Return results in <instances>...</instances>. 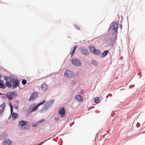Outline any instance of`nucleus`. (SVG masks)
<instances>
[{"label":"nucleus","instance_id":"obj_19","mask_svg":"<svg viewBox=\"0 0 145 145\" xmlns=\"http://www.w3.org/2000/svg\"><path fill=\"white\" fill-rule=\"evenodd\" d=\"M18 116V115L17 114L14 112L12 114V120H15L17 118Z\"/></svg>","mask_w":145,"mask_h":145},{"label":"nucleus","instance_id":"obj_30","mask_svg":"<svg viewBox=\"0 0 145 145\" xmlns=\"http://www.w3.org/2000/svg\"><path fill=\"white\" fill-rule=\"evenodd\" d=\"M4 84V83L3 80L0 79V84Z\"/></svg>","mask_w":145,"mask_h":145},{"label":"nucleus","instance_id":"obj_11","mask_svg":"<svg viewBox=\"0 0 145 145\" xmlns=\"http://www.w3.org/2000/svg\"><path fill=\"white\" fill-rule=\"evenodd\" d=\"M54 102V100H51L47 102L45 104L46 106L47 107L49 108L52 106Z\"/></svg>","mask_w":145,"mask_h":145},{"label":"nucleus","instance_id":"obj_21","mask_svg":"<svg viewBox=\"0 0 145 145\" xmlns=\"http://www.w3.org/2000/svg\"><path fill=\"white\" fill-rule=\"evenodd\" d=\"M100 101V98L97 97L95 98L94 100L95 102L97 104L99 103Z\"/></svg>","mask_w":145,"mask_h":145},{"label":"nucleus","instance_id":"obj_13","mask_svg":"<svg viewBox=\"0 0 145 145\" xmlns=\"http://www.w3.org/2000/svg\"><path fill=\"white\" fill-rule=\"evenodd\" d=\"M48 108H49L47 107L44 104L40 110V112L41 113L45 112L46 111Z\"/></svg>","mask_w":145,"mask_h":145},{"label":"nucleus","instance_id":"obj_35","mask_svg":"<svg viewBox=\"0 0 145 145\" xmlns=\"http://www.w3.org/2000/svg\"><path fill=\"white\" fill-rule=\"evenodd\" d=\"M14 108H16V109H17V108H18V107L16 105H15V106H14Z\"/></svg>","mask_w":145,"mask_h":145},{"label":"nucleus","instance_id":"obj_16","mask_svg":"<svg viewBox=\"0 0 145 145\" xmlns=\"http://www.w3.org/2000/svg\"><path fill=\"white\" fill-rule=\"evenodd\" d=\"M47 88V86L46 84H42L41 86V90L42 91H44L46 90Z\"/></svg>","mask_w":145,"mask_h":145},{"label":"nucleus","instance_id":"obj_4","mask_svg":"<svg viewBox=\"0 0 145 145\" xmlns=\"http://www.w3.org/2000/svg\"><path fill=\"white\" fill-rule=\"evenodd\" d=\"M64 75L65 76L70 78H73L75 76V74L73 72L69 70H66L65 71Z\"/></svg>","mask_w":145,"mask_h":145},{"label":"nucleus","instance_id":"obj_28","mask_svg":"<svg viewBox=\"0 0 145 145\" xmlns=\"http://www.w3.org/2000/svg\"><path fill=\"white\" fill-rule=\"evenodd\" d=\"M26 108L25 107H24L22 108V111L24 112H25L26 111Z\"/></svg>","mask_w":145,"mask_h":145},{"label":"nucleus","instance_id":"obj_32","mask_svg":"<svg viewBox=\"0 0 145 145\" xmlns=\"http://www.w3.org/2000/svg\"><path fill=\"white\" fill-rule=\"evenodd\" d=\"M59 118L58 117L55 118V120L56 121H58L59 120Z\"/></svg>","mask_w":145,"mask_h":145},{"label":"nucleus","instance_id":"obj_2","mask_svg":"<svg viewBox=\"0 0 145 145\" xmlns=\"http://www.w3.org/2000/svg\"><path fill=\"white\" fill-rule=\"evenodd\" d=\"M10 81L12 84V88L14 89L19 86V82L17 78H15L12 76L9 77Z\"/></svg>","mask_w":145,"mask_h":145},{"label":"nucleus","instance_id":"obj_37","mask_svg":"<svg viewBox=\"0 0 145 145\" xmlns=\"http://www.w3.org/2000/svg\"><path fill=\"white\" fill-rule=\"evenodd\" d=\"M32 109H33V108H32V109H30V110H32Z\"/></svg>","mask_w":145,"mask_h":145},{"label":"nucleus","instance_id":"obj_18","mask_svg":"<svg viewBox=\"0 0 145 145\" xmlns=\"http://www.w3.org/2000/svg\"><path fill=\"white\" fill-rule=\"evenodd\" d=\"M75 98L79 102H80L82 100L83 97L80 95H76Z\"/></svg>","mask_w":145,"mask_h":145},{"label":"nucleus","instance_id":"obj_6","mask_svg":"<svg viewBox=\"0 0 145 145\" xmlns=\"http://www.w3.org/2000/svg\"><path fill=\"white\" fill-rule=\"evenodd\" d=\"M89 49L91 52H93L95 55L99 56L101 54L100 51L98 49H95L94 47H90Z\"/></svg>","mask_w":145,"mask_h":145},{"label":"nucleus","instance_id":"obj_14","mask_svg":"<svg viewBox=\"0 0 145 145\" xmlns=\"http://www.w3.org/2000/svg\"><path fill=\"white\" fill-rule=\"evenodd\" d=\"M5 107V103H3L2 104L0 105V114L2 113L4 110Z\"/></svg>","mask_w":145,"mask_h":145},{"label":"nucleus","instance_id":"obj_7","mask_svg":"<svg viewBox=\"0 0 145 145\" xmlns=\"http://www.w3.org/2000/svg\"><path fill=\"white\" fill-rule=\"evenodd\" d=\"M72 64L74 66H79L81 64V61L75 58H73L72 59Z\"/></svg>","mask_w":145,"mask_h":145},{"label":"nucleus","instance_id":"obj_1","mask_svg":"<svg viewBox=\"0 0 145 145\" xmlns=\"http://www.w3.org/2000/svg\"><path fill=\"white\" fill-rule=\"evenodd\" d=\"M118 25L115 22H112L109 28V32L112 34H115L117 31Z\"/></svg>","mask_w":145,"mask_h":145},{"label":"nucleus","instance_id":"obj_29","mask_svg":"<svg viewBox=\"0 0 145 145\" xmlns=\"http://www.w3.org/2000/svg\"><path fill=\"white\" fill-rule=\"evenodd\" d=\"M47 140H45L44 141H43L40 143H39V144H38L37 145H41L43 143H44V142H45L46 141H47Z\"/></svg>","mask_w":145,"mask_h":145},{"label":"nucleus","instance_id":"obj_17","mask_svg":"<svg viewBox=\"0 0 145 145\" xmlns=\"http://www.w3.org/2000/svg\"><path fill=\"white\" fill-rule=\"evenodd\" d=\"M77 45H75L72 48H71V57H72V55H73L76 49L77 48Z\"/></svg>","mask_w":145,"mask_h":145},{"label":"nucleus","instance_id":"obj_15","mask_svg":"<svg viewBox=\"0 0 145 145\" xmlns=\"http://www.w3.org/2000/svg\"><path fill=\"white\" fill-rule=\"evenodd\" d=\"M11 143L12 142L10 140L6 139L4 141L3 144L4 145H10Z\"/></svg>","mask_w":145,"mask_h":145},{"label":"nucleus","instance_id":"obj_31","mask_svg":"<svg viewBox=\"0 0 145 145\" xmlns=\"http://www.w3.org/2000/svg\"><path fill=\"white\" fill-rule=\"evenodd\" d=\"M9 105L10 108H11V107L13 108L12 105L10 103H9Z\"/></svg>","mask_w":145,"mask_h":145},{"label":"nucleus","instance_id":"obj_22","mask_svg":"<svg viewBox=\"0 0 145 145\" xmlns=\"http://www.w3.org/2000/svg\"><path fill=\"white\" fill-rule=\"evenodd\" d=\"M91 63L92 64H93L94 65V66H97L98 65V63L97 61H94V60H92L91 61Z\"/></svg>","mask_w":145,"mask_h":145},{"label":"nucleus","instance_id":"obj_26","mask_svg":"<svg viewBox=\"0 0 145 145\" xmlns=\"http://www.w3.org/2000/svg\"><path fill=\"white\" fill-rule=\"evenodd\" d=\"M4 80L6 81H7L8 80V77L6 76H5L4 77Z\"/></svg>","mask_w":145,"mask_h":145},{"label":"nucleus","instance_id":"obj_9","mask_svg":"<svg viewBox=\"0 0 145 145\" xmlns=\"http://www.w3.org/2000/svg\"><path fill=\"white\" fill-rule=\"evenodd\" d=\"M37 93L35 92L33 93L29 99V101H33L35 100L37 98Z\"/></svg>","mask_w":145,"mask_h":145},{"label":"nucleus","instance_id":"obj_8","mask_svg":"<svg viewBox=\"0 0 145 145\" xmlns=\"http://www.w3.org/2000/svg\"><path fill=\"white\" fill-rule=\"evenodd\" d=\"M80 52L82 54L86 55H88L89 54L87 48L84 47H81L80 49Z\"/></svg>","mask_w":145,"mask_h":145},{"label":"nucleus","instance_id":"obj_10","mask_svg":"<svg viewBox=\"0 0 145 145\" xmlns=\"http://www.w3.org/2000/svg\"><path fill=\"white\" fill-rule=\"evenodd\" d=\"M46 102L45 100H43L42 102L39 103L35 107L33 108L32 110H30V112H33V111H35L38 108L39 106L42 105Z\"/></svg>","mask_w":145,"mask_h":145},{"label":"nucleus","instance_id":"obj_33","mask_svg":"<svg viewBox=\"0 0 145 145\" xmlns=\"http://www.w3.org/2000/svg\"><path fill=\"white\" fill-rule=\"evenodd\" d=\"M10 112L11 113H12L13 112V108L11 107L10 108Z\"/></svg>","mask_w":145,"mask_h":145},{"label":"nucleus","instance_id":"obj_20","mask_svg":"<svg viewBox=\"0 0 145 145\" xmlns=\"http://www.w3.org/2000/svg\"><path fill=\"white\" fill-rule=\"evenodd\" d=\"M109 52V51L108 50H106L104 51L101 55V57H105L108 53Z\"/></svg>","mask_w":145,"mask_h":145},{"label":"nucleus","instance_id":"obj_12","mask_svg":"<svg viewBox=\"0 0 145 145\" xmlns=\"http://www.w3.org/2000/svg\"><path fill=\"white\" fill-rule=\"evenodd\" d=\"M59 114L61 115V117H64L65 116V109L64 108H62L61 109L59 110Z\"/></svg>","mask_w":145,"mask_h":145},{"label":"nucleus","instance_id":"obj_5","mask_svg":"<svg viewBox=\"0 0 145 145\" xmlns=\"http://www.w3.org/2000/svg\"><path fill=\"white\" fill-rule=\"evenodd\" d=\"M16 95V91L8 93L7 94V98L10 100H12L13 97H15Z\"/></svg>","mask_w":145,"mask_h":145},{"label":"nucleus","instance_id":"obj_25","mask_svg":"<svg viewBox=\"0 0 145 145\" xmlns=\"http://www.w3.org/2000/svg\"><path fill=\"white\" fill-rule=\"evenodd\" d=\"M26 81L25 80H23L22 82V84L23 85H25L26 83Z\"/></svg>","mask_w":145,"mask_h":145},{"label":"nucleus","instance_id":"obj_39","mask_svg":"<svg viewBox=\"0 0 145 145\" xmlns=\"http://www.w3.org/2000/svg\"><path fill=\"white\" fill-rule=\"evenodd\" d=\"M1 95V93H0V95Z\"/></svg>","mask_w":145,"mask_h":145},{"label":"nucleus","instance_id":"obj_38","mask_svg":"<svg viewBox=\"0 0 145 145\" xmlns=\"http://www.w3.org/2000/svg\"><path fill=\"white\" fill-rule=\"evenodd\" d=\"M77 27L78 29H79V28L78 27Z\"/></svg>","mask_w":145,"mask_h":145},{"label":"nucleus","instance_id":"obj_3","mask_svg":"<svg viewBox=\"0 0 145 145\" xmlns=\"http://www.w3.org/2000/svg\"><path fill=\"white\" fill-rule=\"evenodd\" d=\"M19 124L22 129H27L30 127V124L29 122L22 120L19 121Z\"/></svg>","mask_w":145,"mask_h":145},{"label":"nucleus","instance_id":"obj_36","mask_svg":"<svg viewBox=\"0 0 145 145\" xmlns=\"http://www.w3.org/2000/svg\"><path fill=\"white\" fill-rule=\"evenodd\" d=\"M3 76L1 74H0V78H1Z\"/></svg>","mask_w":145,"mask_h":145},{"label":"nucleus","instance_id":"obj_24","mask_svg":"<svg viewBox=\"0 0 145 145\" xmlns=\"http://www.w3.org/2000/svg\"><path fill=\"white\" fill-rule=\"evenodd\" d=\"M6 87V86L4 84H0V88L5 89Z\"/></svg>","mask_w":145,"mask_h":145},{"label":"nucleus","instance_id":"obj_34","mask_svg":"<svg viewBox=\"0 0 145 145\" xmlns=\"http://www.w3.org/2000/svg\"><path fill=\"white\" fill-rule=\"evenodd\" d=\"M120 28H121V29L122 28V25L121 24H120Z\"/></svg>","mask_w":145,"mask_h":145},{"label":"nucleus","instance_id":"obj_23","mask_svg":"<svg viewBox=\"0 0 145 145\" xmlns=\"http://www.w3.org/2000/svg\"><path fill=\"white\" fill-rule=\"evenodd\" d=\"M6 85L9 88H10L11 87V83L8 81H7L6 82Z\"/></svg>","mask_w":145,"mask_h":145},{"label":"nucleus","instance_id":"obj_27","mask_svg":"<svg viewBox=\"0 0 145 145\" xmlns=\"http://www.w3.org/2000/svg\"><path fill=\"white\" fill-rule=\"evenodd\" d=\"M45 121V120L44 119H42L41 120H40L39 121L37 122V123H38V122L40 123L41 122H43Z\"/></svg>","mask_w":145,"mask_h":145}]
</instances>
